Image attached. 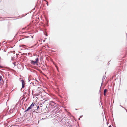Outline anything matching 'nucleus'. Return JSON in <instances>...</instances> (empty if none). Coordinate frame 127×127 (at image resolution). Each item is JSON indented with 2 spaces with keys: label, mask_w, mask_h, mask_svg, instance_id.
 Instances as JSON below:
<instances>
[{
  "label": "nucleus",
  "mask_w": 127,
  "mask_h": 127,
  "mask_svg": "<svg viewBox=\"0 0 127 127\" xmlns=\"http://www.w3.org/2000/svg\"><path fill=\"white\" fill-rule=\"evenodd\" d=\"M107 90L106 89H105L104 90V93H106V92H107Z\"/></svg>",
  "instance_id": "nucleus-5"
},
{
  "label": "nucleus",
  "mask_w": 127,
  "mask_h": 127,
  "mask_svg": "<svg viewBox=\"0 0 127 127\" xmlns=\"http://www.w3.org/2000/svg\"><path fill=\"white\" fill-rule=\"evenodd\" d=\"M2 79V77L1 76H0V81Z\"/></svg>",
  "instance_id": "nucleus-8"
},
{
  "label": "nucleus",
  "mask_w": 127,
  "mask_h": 127,
  "mask_svg": "<svg viewBox=\"0 0 127 127\" xmlns=\"http://www.w3.org/2000/svg\"><path fill=\"white\" fill-rule=\"evenodd\" d=\"M13 64L14 65V66H15L16 65V63L15 62L13 63Z\"/></svg>",
  "instance_id": "nucleus-7"
},
{
  "label": "nucleus",
  "mask_w": 127,
  "mask_h": 127,
  "mask_svg": "<svg viewBox=\"0 0 127 127\" xmlns=\"http://www.w3.org/2000/svg\"><path fill=\"white\" fill-rule=\"evenodd\" d=\"M51 104V105L54 106V104H55V103L54 102H51V103H50V104Z\"/></svg>",
  "instance_id": "nucleus-4"
},
{
  "label": "nucleus",
  "mask_w": 127,
  "mask_h": 127,
  "mask_svg": "<svg viewBox=\"0 0 127 127\" xmlns=\"http://www.w3.org/2000/svg\"><path fill=\"white\" fill-rule=\"evenodd\" d=\"M108 127H111V125H110Z\"/></svg>",
  "instance_id": "nucleus-10"
},
{
  "label": "nucleus",
  "mask_w": 127,
  "mask_h": 127,
  "mask_svg": "<svg viewBox=\"0 0 127 127\" xmlns=\"http://www.w3.org/2000/svg\"><path fill=\"white\" fill-rule=\"evenodd\" d=\"M39 108V106H38V107H37V108L38 109Z\"/></svg>",
  "instance_id": "nucleus-11"
},
{
  "label": "nucleus",
  "mask_w": 127,
  "mask_h": 127,
  "mask_svg": "<svg viewBox=\"0 0 127 127\" xmlns=\"http://www.w3.org/2000/svg\"><path fill=\"white\" fill-rule=\"evenodd\" d=\"M36 61H34L32 60H31V63L32 64H35L37 63L39 60L38 58H36Z\"/></svg>",
  "instance_id": "nucleus-1"
},
{
  "label": "nucleus",
  "mask_w": 127,
  "mask_h": 127,
  "mask_svg": "<svg viewBox=\"0 0 127 127\" xmlns=\"http://www.w3.org/2000/svg\"><path fill=\"white\" fill-rule=\"evenodd\" d=\"M104 96H105L106 95V93H104Z\"/></svg>",
  "instance_id": "nucleus-9"
},
{
  "label": "nucleus",
  "mask_w": 127,
  "mask_h": 127,
  "mask_svg": "<svg viewBox=\"0 0 127 127\" xmlns=\"http://www.w3.org/2000/svg\"><path fill=\"white\" fill-rule=\"evenodd\" d=\"M31 37L32 38H33V37L32 36H31Z\"/></svg>",
  "instance_id": "nucleus-12"
},
{
  "label": "nucleus",
  "mask_w": 127,
  "mask_h": 127,
  "mask_svg": "<svg viewBox=\"0 0 127 127\" xmlns=\"http://www.w3.org/2000/svg\"><path fill=\"white\" fill-rule=\"evenodd\" d=\"M22 88H23L24 87V85L25 84V83L24 81V80H22Z\"/></svg>",
  "instance_id": "nucleus-3"
},
{
  "label": "nucleus",
  "mask_w": 127,
  "mask_h": 127,
  "mask_svg": "<svg viewBox=\"0 0 127 127\" xmlns=\"http://www.w3.org/2000/svg\"><path fill=\"white\" fill-rule=\"evenodd\" d=\"M34 103H33L25 111V112H26V111H28L30 109H31L34 106Z\"/></svg>",
  "instance_id": "nucleus-2"
},
{
  "label": "nucleus",
  "mask_w": 127,
  "mask_h": 127,
  "mask_svg": "<svg viewBox=\"0 0 127 127\" xmlns=\"http://www.w3.org/2000/svg\"><path fill=\"white\" fill-rule=\"evenodd\" d=\"M44 1H45L46 2V4H47V6H48V1L46 0H44Z\"/></svg>",
  "instance_id": "nucleus-6"
}]
</instances>
